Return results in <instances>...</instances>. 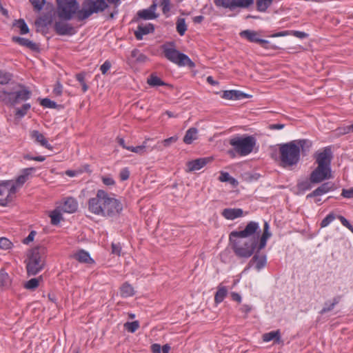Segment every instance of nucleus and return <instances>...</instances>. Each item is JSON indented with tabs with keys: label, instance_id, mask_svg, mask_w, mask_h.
<instances>
[{
	"label": "nucleus",
	"instance_id": "obj_1",
	"mask_svg": "<svg viewBox=\"0 0 353 353\" xmlns=\"http://www.w3.org/2000/svg\"><path fill=\"white\" fill-rule=\"evenodd\" d=\"M279 165L283 168L292 170L300 161V150L294 142L279 145Z\"/></svg>",
	"mask_w": 353,
	"mask_h": 353
},
{
	"label": "nucleus",
	"instance_id": "obj_2",
	"mask_svg": "<svg viewBox=\"0 0 353 353\" xmlns=\"http://www.w3.org/2000/svg\"><path fill=\"white\" fill-rule=\"evenodd\" d=\"M46 248L43 245H38L31 249L28 254L26 261L27 273L29 276L36 275L46 264Z\"/></svg>",
	"mask_w": 353,
	"mask_h": 353
},
{
	"label": "nucleus",
	"instance_id": "obj_3",
	"mask_svg": "<svg viewBox=\"0 0 353 353\" xmlns=\"http://www.w3.org/2000/svg\"><path fill=\"white\" fill-rule=\"evenodd\" d=\"M31 92L24 85H17L12 90H3L0 91V101L6 105L14 106L21 101L29 99Z\"/></svg>",
	"mask_w": 353,
	"mask_h": 353
},
{
	"label": "nucleus",
	"instance_id": "obj_4",
	"mask_svg": "<svg viewBox=\"0 0 353 353\" xmlns=\"http://www.w3.org/2000/svg\"><path fill=\"white\" fill-rule=\"evenodd\" d=\"M238 239L239 238H234L233 240H230L234 252L239 257H250L256 248L259 241V235H257L256 237L254 236L253 238L244 241Z\"/></svg>",
	"mask_w": 353,
	"mask_h": 353
},
{
	"label": "nucleus",
	"instance_id": "obj_5",
	"mask_svg": "<svg viewBox=\"0 0 353 353\" xmlns=\"http://www.w3.org/2000/svg\"><path fill=\"white\" fill-rule=\"evenodd\" d=\"M229 143L236 153L240 156H246L253 151L256 140L253 136H238L231 139Z\"/></svg>",
	"mask_w": 353,
	"mask_h": 353
},
{
	"label": "nucleus",
	"instance_id": "obj_6",
	"mask_svg": "<svg viewBox=\"0 0 353 353\" xmlns=\"http://www.w3.org/2000/svg\"><path fill=\"white\" fill-rule=\"evenodd\" d=\"M107 7L105 0H84L82 8L77 12V18L79 21H83L94 13L103 11Z\"/></svg>",
	"mask_w": 353,
	"mask_h": 353
},
{
	"label": "nucleus",
	"instance_id": "obj_7",
	"mask_svg": "<svg viewBox=\"0 0 353 353\" xmlns=\"http://www.w3.org/2000/svg\"><path fill=\"white\" fill-rule=\"evenodd\" d=\"M162 48L165 57L170 61L179 66L194 68V63L186 54L180 52L173 47H169L168 45L163 46Z\"/></svg>",
	"mask_w": 353,
	"mask_h": 353
},
{
	"label": "nucleus",
	"instance_id": "obj_8",
	"mask_svg": "<svg viewBox=\"0 0 353 353\" xmlns=\"http://www.w3.org/2000/svg\"><path fill=\"white\" fill-rule=\"evenodd\" d=\"M103 201V208H99L97 210L101 213L100 216L113 219L118 217L121 214L123 210V205L120 201L110 196L108 194L106 201Z\"/></svg>",
	"mask_w": 353,
	"mask_h": 353
},
{
	"label": "nucleus",
	"instance_id": "obj_9",
	"mask_svg": "<svg viewBox=\"0 0 353 353\" xmlns=\"http://www.w3.org/2000/svg\"><path fill=\"white\" fill-rule=\"evenodd\" d=\"M57 14L60 19L69 21L79 10V3L77 0H57Z\"/></svg>",
	"mask_w": 353,
	"mask_h": 353
},
{
	"label": "nucleus",
	"instance_id": "obj_10",
	"mask_svg": "<svg viewBox=\"0 0 353 353\" xmlns=\"http://www.w3.org/2000/svg\"><path fill=\"white\" fill-rule=\"evenodd\" d=\"M260 230L258 223L254 221L249 222L245 229L241 231H233L230 234V240L234 238H253L259 236Z\"/></svg>",
	"mask_w": 353,
	"mask_h": 353
},
{
	"label": "nucleus",
	"instance_id": "obj_11",
	"mask_svg": "<svg viewBox=\"0 0 353 353\" xmlns=\"http://www.w3.org/2000/svg\"><path fill=\"white\" fill-rule=\"evenodd\" d=\"M108 194L103 190H99L97 192L96 196L91 198L88 201V210L90 212L96 214L101 215L100 212H97L99 208H103V201H106Z\"/></svg>",
	"mask_w": 353,
	"mask_h": 353
},
{
	"label": "nucleus",
	"instance_id": "obj_12",
	"mask_svg": "<svg viewBox=\"0 0 353 353\" xmlns=\"http://www.w3.org/2000/svg\"><path fill=\"white\" fill-rule=\"evenodd\" d=\"M253 3V0H214L216 7L229 8L230 10L236 8H248Z\"/></svg>",
	"mask_w": 353,
	"mask_h": 353
},
{
	"label": "nucleus",
	"instance_id": "obj_13",
	"mask_svg": "<svg viewBox=\"0 0 353 353\" xmlns=\"http://www.w3.org/2000/svg\"><path fill=\"white\" fill-rule=\"evenodd\" d=\"M331 168H325L317 165V167L311 172L310 180L311 183H319L325 179L332 178Z\"/></svg>",
	"mask_w": 353,
	"mask_h": 353
},
{
	"label": "nucleus",
	"instance_id": "obj_14",
	"mask_svg": "<svg viewBox=\"0 0 353 353\" xmlns=\"http://www.w3.org/2000/svg\"><path fill=\"white\" fill-rule=\"evenodd\" d=\"M316 162L318 165L325 168H331L332 152L330 147H326L322 152L315 154Z\"/></svg>",
	"mask_w": 353,
	"mask_h": 353
},
{
	"label": "nucleus",
	"instance_id": "obj_15",
	"mask_svg": "<svg viewBox=\"0 0 353 353\" xmlns=\"http://www.w3.org/2000/svg\"><path fill=\"white\" fill-rule=\"evenodd\" d=\"M34 170V168L24 169L22 174L17 178L16 181L14 182L15 184H12L10 189H9V194H14L17 188L22 186L26 183Z\"/></svg>",
	"mask_w": 353,
	"mask_h": 353
},
{
	"label": "nucleus",
	"instance_id": "obj_16",
	"mask_svg": "<svg viewBox=\"0 0 353 353\" xmlns=\"http://www.w3.org/2000/svg\"><path fill=\"white\" fill-rule=\"evenodd\" d=\"M54 29L59 35H72L75 33L74 27L65 22L59 21L54 24Z\"/></svg>",
	"mask_w": 353,
	"mask_h": 353
},
{
	"label": "nucleus",
	"instance_id": "obj_17",
	"mask_svg": "<svg viewBox=\"0 0 353 353\" xmlns=\"http://www.w3.org/2000/svg\"><path fill=\"white\" fill-rule=\"evenodd\" d=\"M211 161L210 158H200L187 163V172L199 170Z\"/></svg>",
	"mask_w": 353,
	"mask_h": 353
},
{
	"label": "nucleus",
	"instance_id": "obj_18",
	"mask_svg": "<svg viewBox=\"0 0 353 353\" xmlns=\"http://www.w3.org/2000/svg\"><path fill=\"white\" fill-rule=\"evenodd\" d=\"M154 30V25L148 23L145 25L140 24L137 27V30L134 32L135 37L137 40H141L143 35L153 32Z\"/></svg>",
	"mask_w": 353,
	"mask_h": 353
},
{
	"label": "nucleus",
	"instance_id": "obj_19",
	"mask_svg": "<svg viewBox=\"0 0 353 353\" xmlns=\"http://www.w3.org/2000/svg\"><path fill=\"white\" fill-rule=\"evenodd\" d=\"M30 137L41 146L50 150H52V146L48 143V141L45 138L44 135L39 132L38 130L31 131Z\"/></svg>",
	"mask_w": 353,
	"mask_h": 353
},
{
	"label": "nucleus",
	"instance_id": "obj_20",
	"mask_svg": "<svg viewBox=\"0 0 353 353\" xmlns=\"http://www.w3.org/2000/svg\"><path fill=\"white\" fill-rule=\"evenodd\" d=\"M221 214L226 219L234 220L241 217L243 215V211L240 208H225L222 211Z\"/></svg>",
	"mask_w": 353,
	"mask_h": 353
},
{
	"label": "nucleus",
	"instance_id": "obj_21",
	"mask_svg": "<svg viewBox=\"0 0 353 353\" xmlns=\"http://www.w3.org/2000/svg\"><path fill=\"white\" fill-rule=\"evenodd\" d=\"M12 41L19 43V45H21L22 46H26L28 48H29L32 50H34V51H36L39 49V46L37 43L32 42V41H30L28 39H25V38L19 37H13Z\"/></svg>",
	"mask_w": 353,
	"mask_h": 353
},
{
	"label": "nucleus",
	"instance_id": "obj_22",
	"mask_svg": "<svg viewBox=\"0 0 353 353\" xmlns=\"http://www.w3.org/2000/svg\"><path fill=\"white\" fill-rule=\"evenodd\" d=\"M288 35H293L299 39H304L308 37V34L304 32L298 30H286L279 32L271 35L272 37H284Z\"/></svg>",
	"mask_w": 353,
	"mask_h": 353
},
{
	"label": "nucleus",
	"instance_id": "obj_23",
	"mask_svg": "<svg viewBox=\"0 0 353 353\" xmlns=\"http://www.w3.org/2000/svg\"><path fill=\"white\" fill-rule=\"evenodd\" d=\"M78 204L76 200L73 198H68L62 206V210L68 213H73L77 211Z\"/></svg>",
	"mask_w": 353,
	"mask_h": 353
},
{
	"label": "nucleus",
	"instance_id": "obj_24",
	"mask_svg": "<svg viewBox=\"0 0 353 353\" xmlns=\"http://www.w3.org/2000/svg\"><path fill=\"white\" fill-rule=\"evenodd\" d=\"M241 37L245 38L250 42L257 43L260 39V33L259 32L250 30H243L240 32Z\"/></svg>",
	"mask_w": 353,
	"mask_h": 353
},
{
	"label": "nucleus",
	"instance_id": "obj_25",
	"mask_svg": "<svg viewBox=\"0 0 353 353\" xmlns=\"http://www.w3.org/2000/svg\"><path fill=\"white\" fill-rule=\"evenodd\" d=\"M271 233L269 231V224L265 222L263 227V232L260 238L258 250H260L265 248L267 243V240L271 236Z\"/></svg>",
	"mask_w": 353,
	"mask_h": 353
},
{
	"label": "nucleus",
	"instance_id": "obj_26",
	"mask_svg": "<svg viewBox=\"0 0 353 353\" xmlns=\"http://www.w3.org/2000/svg\"><path fill=\"white\" fill-rule=\"evenodd\" d=\"M198 138V130L196 128H190L186 131L183 137V142L185 144H191L194 140Z\"/></svg>",
	"mask_w": 353,
	"mask_h": 353
},
{
	"label": "nucleus",
	"instance_id": "obj_27",
	"mask_svg": "<svg viewBox=\"0 0 353 353\" xmlns=\"http://www.w3.org/2000/svg\"><path fill=\"white\" fill-rule=\"evenodd\" d=\"M74 256L80 263H94V260L90 257L89 253L83 250L77 252Z\"/></svg>",
	"mask_w": 353,
	"mask_h": 353
},
{
	"label": "nucleus",
	"instance_id": "obj_28",
	"mask_svg": "<svg viewBox=\"0 0 353 353\" xmlns=\"http://www.w3.org/2000/svg\"><path fill=\"white\" fill-rule=\"evenodd\" d=\"M292 142L295 143V145L298 146L299 149L300 150V153L302 152L303 154H305V153L309 151L312 146L311 141L307 139L294 140L292 141Z\"/></svg>",
	"mask_w": 353,
	"mask_h": 353
},
{
	"label": "nucleus",
	"instance_id": "obj_29",
	"mask_svg": "<svg viewBox=\"0 0 353 353\" xmlns=\"http://www.w3.org/2000/svg\"><path fill=\"white\" fill-rule=\"evenodd\" d=\"M254 263L255 268L257 270H260L264 268L266 265V256L265 255L259 256L255 254L250 261V264Z\"/></svg>",
	"mask_w": 353,
	"mask_h": 353
},
{
	"label": "nucleus",
	"instance_id": "obj_30",
	"mask_svg": "<svg viewBox=\"0 0 353 353\" xmlns=\"http://www.w3.org/2000/svg\"><path fill=\"white\" fill-rule=\"evenodd\" d=\"M263 340L265 342H269L271 341H274L276 343H279L281 341V333L280 331H272L268 333H265L263 335Z\"/></svg>",
	"mask_w": 353,
	"mask_h": 353
},
{
	"label": "nucleus",
	"instance_id": "obj_31",
	"mask_svg": "<svg viewBox=\"0 0 353 353\" xmlns=\"http://www.w3.org/2000/svg\"><path fill=\"white\" fill-rule=\"evenodd\" d=\"M120 293L123 297H129L134 294L135 290L128 282H125L120 288Z\"/></svg>",
	"mask_w": 353,
	"mask_h": 353
},
{
	"label": "nucleus",
	"instance_id": "obj_32",
	"mask_svg": "<svg viewBox=\"0 0 353 353\" xmlns=\"http://www.w3.org/2000/svg\"><path fill=\"white\" fill-rule=\"evenodd\" d=\"M227 294L228 290L226 287L223 286L222 285H219L217 288V291L214 296L215 302L217 303L222 302L224 298L226 296Z\"/></svg>",
	"mask_w": 353,
	"mask_h": 353
},
{
	"label": "nucleus",
	"instance_id": "obj_33",
	"mask_svg": "<svg viewBox=\"0 0 353 353\" xmlns=\"http://www.w3.org/2000/svg\"><path fill=\"white\" fill-rule=\"evenodd\" d=\"M148 140H150V139H146L143 142V144L141 145H139V146H136V147L130 146V148H127V150H130L131 152L137 153L140 155H143L146 152L145 148L147 147V141Z\"/></svg>",
	"mask_w": 353,
	"mask_h": 353
},
{
	"label": "nucleus",
	"instance_id": "obj_34",
	"mask_svg": "<svg viewBox=\"0 0 353 353\" xmlns=\"http://www.w3.org/2000/svg\"><path fill=\"white\" fill-rule=\"evenodd\" d=\"M274 1V0H257L256 2L257 10L260 12H265L272 4Z\"/></svg>",
	"mask_w": 353,
	"mask_h": 353
},
{
	"label": "nucleus",
	"instance_id": "obj_35",
	"mask_svg": "<svg viewBox=\"0 0 353 353\" xmlns=\"http://www.w3.org/2000/svg\"><path fill=\"white\" fill-rule=\"evenodd\" d=\"M334 189V184L332 182H326L323 183L321 185L318 187L316 188L317 192H319V195H323V194H325L328 192L330 190Z\"/></svg>",
	"mask_w": 353,
	"mask_h": 353
},
{
	"label": "nucleus",
	"instance_id": "obj_36",
	"mask_svg": "<svg viewBox=\"0 0 353 353\" xmlns=\"http://www.w3.org/2000/svg\"><path fill=\"white\" fill-rule=\"evenodd\" d=\"M176 31L181 35L183 36L187 30V25L185 20L183 18H178L176 21Z\"/></svg>",
	"mask_w": 353,
	"mask_h": 353
},
{
	"label": "nucleus",
	"instance_id": "obj_37",
	"mask_svg": "<svg viewBox=\"0 0 353 353\" xmlns=\"http://www.w3.org/2000/svg\"><path fill=\"white\" fill-rule=\"evenodd\" d=\"M147 83L152 87L165 85V83L157 76L152 74L147 80Z\"/></svg>",
	"mask_w": 353,
	"mask_h": 353
},
{
	"label": "nucleus",
	"instance_id": "obj_38",
	"mask_svg": "<svg viewBox=\"0 0 353 353\" xmlns=\"http://www.w3.org/2000/svg\"><path fill=\"white\" fill-rule=\"evenodd\" d=\"M11 283V279L8 274L7 272H6L3 270H0V285L8 287Z\"/></svg>",
	"mask_w": 353,
	"mask_h": 353
},
{
	"label": "nucleus",
	"instance_id": "obj_39",
	"mask_svg": "<svg viewBox=\"0 0 353 353\" xmlns=\"http://www.w3.org/2000/svg\"><path fill=\"white\" fill-rule=\"evenodd\" d=\"M41 280L42 276L31 279L25 283L24 287L28 290H33L39 286V281Z\"/></svg>",
	"mask_w": 353,
	"mask_h": 353
},
{
	"label": "nucleus",
	"instance_id": "obj_40",
	"mask_svg": "<svg viewBox=\"0 0 353 353\" xmlns=\"http://www.w3.org/2000/svg\"><path fill=\"white\" fill-rule=\"evenodd\" d=\"M50 217L51 219V223L54 225H57L62 219V214L59 211L54 210L50 213Z\"/></svg>",
	"mask_w": 353,
	"mask_h": 353
},
{
	"label": "nucleus",
	"instance_id": "obj_41",
	"mask_svg": "<svg viewBox=\"0 0 353 353\" xmlns=\"http://www.w3.org/2000/svg\"><path fill=\"white\" fill-rule=\"evenodd\" d=\"M139 16L144 19H152L157 17L152 10H143L138 13Z\"/></svg>",
	"mask_w": 353,
	"mask_h": 353
},
{
	"label": "nucleus",
	"instance_id": "obj_42",
	"mask_svg": "<svg viewBox=\"0 0 353 353\" xmlns=\"http://www.w3.org/2000/svg\"><path fill=\"white\" fill-rule=\"evenodd\" d=\"M31 105L30 103H24L21 108H17L15 112V116L18 118L24 117L30 110Z\"/></svg>",
	"mask_w": 353,
	"mask_h": 353
},
{
	"label": "nucleus",
	"instance_id": "obj_43",
	"mask_svg": "<svg viewBox=\"0 0 353 353\" xmlns=\"http://www.w3.org/2000/svg\"><path fill=\"white\" fill-rule=\"evenodd\" d=\"M123 327L129 332L133 333L139 327V322L138 321L126 322L124 323Z\"/></svg>",
	"mask_w": 353,
	"mask_h": 353
},
{
	"label": "nucleus",
	"instance_id": "obj_44",
	"mask_svg": "<svg viewBox=\"0 0 353 353\" xmlns=\"http://www.w3.org/2000/svg\"><path fill=\"white\" fill-rule=\"evenodd\" d=\"M14 26L20 29V33L25 34L29 32V28L23 19H19L16 21Z\"/></svg>",
	"mask_w": 353,
	"mask_h": 353
},
{
	"label": "nucleus",
	"instance_id": "obj_45",
	"mask_svg": "<svg viewBox=\"0 0 353 353\" xmlns=\"http://www.w3.org/2000/svg\"><path fill=\"white\" fill-rule=\"evenodd\" d=\"M12 79V74L8 72L0 70V84H7Z\"/></svg>",
	"mask_w": 353,
	"mask_h": 353
},
{
	"label": "nucleus",
	"instance_id": "obj_46",
	"mask_svg": "<svg viewBox=\"0 0 353 353\" xmlns=\"http://www.w3.org/2000/svg\"><path fill=\"white\" fill-rule=\"evenodd\" d=\"M12 243L7 238H0V248L3 250H9L12 248Z\"/></svg>",
	"mask_w": 353,
	"mask_h": 353
},
{
	"label": "nucleus",
	"instance_id": "obj_47",
	"mask_svg": "<svg viewBox=\"0 0 353 353\" xmlns=\"http://www.w3.org/2000/svg\"><path fill=\"white\" fill-rule=\"evenodd\" d=\"M335 218L336 216L334 214L330 213L322 220L321 223V228H325L331 222H332L335 219Z\"/></svg>",
	"mask_w": 353,
	"mask_h": 353
},
{
	"label": "nucleus",
	"instance_id": "obj_48",
	"mask_svg": "<svg viewBox=\"0 0 353 353\" xmlns=\"http://www.w3.org/2000/svg\"><path fill=\"white\" fill-rule=\"evenodd\" d=\"M40 104L42 106L48 108H55L57 107V103L48 98L41 99Z\"/></svg>",
	"mask_w": 353,
	"mask_h": 353
},
{
	"label": "nucleus",
	"instance_id": "obj_49",
	"mask_svg": "<svg viewBox=\"0 0 353 353\" xmlns=\"http://www.w3.org/2000/svg\"><path fill=\"white\" fill-rule=\"evenodd\" d=\"M30 1L37 11H40L45 3V0H30Z\"/></svg>",
	"mask_w": 353,
	"mask_h": 353
},
{
	"label": "nucleus",
	"instance_id": "obj_50",
	"mask_svg": "<svg viewBox=\"0 0 353 353\" xmlns=\"http://www.w3.org/2000/svg\"><path fill=\"white\" fill-rule=\"evenodd\" d=\"M336 132L339 134L343 135L353 132V128H352V125H350L345 127L338 128Z\"/></svg>",
	"mask_w": 353,
	"mask_h": 353
},
{
	"label": "nucleus",
	"instance_id": "obj_51",
	"mask_svg": "<svg viewBox=\"0 0 353 353\" xmlns=\"http://www.w3.org/2000/svg\"><path fill=\"white\" fill-rule=\"evenodd\" d=\"M178 140V137L176 136H173V137H171L170 138H168V139H164L163 141H161V144L164 146V147H168L170 146L172 143H175L176 141Z\"/></svg>",
	"mask_w": 353,
	"mask_h": 353
},
{
	"label": "nucleus",
	"instance_id": "obj_52",
	"mask_svg": "<svg viewBox=\"0 0 353 353\" xmlns=\"http://www.w3.org/2000/svg\"><path fill=\"white\" fill-rule=\"evenodd\" d=\"M163 13L166 14L170 10V0H160Z\"/></svg>",
	"mask_w": 353,
	"mask_h": 353
},
{
	"label": "nucleus",
	"instance_id": "obj_53",
	"mask_svg": "<svg viewBox=\"0 0 353 353\" xmlns=\"http://www.w3.org/2000/svg\"><path fill=\"white\" fill-rule=\"evenodd\" d=\"M338 219L341 222L342 225L349 229L353 233V227L350 222L343 216H338Z\"/></svg>",
	"mask_w": 353,
	"mask_h": 353
},
{
	"label": "nucleus",
	"instance_id": "obj_54",
	"mask_svg": "<svg viewBox=\"0 0 353 353\" xmlns=\"http://www.w3.org/2000/svg\"><path fill=\"white\" fill-rule=\"evenodd\" d=\"M298 188L301 191H305L311 188V185L307 181H302L298 183Z\"/></svg>",
	"mask_w": 353,
	"mask_h": 353
},
{
	"label": "nucleus",
	"instance_id": "obj_55",
	"mask_svg": "<svg viewBox=\"0 0 353 353\" xmlns=\"http://www.w3.org/2000/svg\"><path fill=\"white\" fill-rule=\"evenodd\" d=\"M234 100H238L243 98H249L250 95L244 93L239 90H234Z\"/></svg>",
	"mask_w": 353,
	"mask_h": 353
},
{
	"label": "nucleus",
	"instance_id": "obj_56",
	"mask_svg": "<svg viewBox=\"0 0 353 353\" xmlns=\"http://www.w3.org/2000/svg\"><path fill=\"white\" fill-rule=\"evenodd\" d=\"M63 91V86L61 83L58 81L54 88L53 93L56 96H61Z\"/></svg>",
	"mask_w": 353,
	"mask_h": 353
},
{
	"label": "nucleus",
	"instance_id": "obj_57",
	"mask_svg": "<svg viewBox=\"0 0 353 353\" xmlns=\"http://www.w3.org/2000/svg\"><path fill=\"white\" fill-rule=\"evenodd\" d=\"M234 90H225L223 92L222 98L228 100H234Z\"/></svg>",
	"mask_w": 353,
	"mask_h": 353
},
{
	"label": "nucleus",
	"instance_id": "obj_58",
	"mask_svg": "<svg viewBox=\"0 0 353 353\" xmlns=\"http://www.w3.org/2000/svg\"><path fill=\"white\" fill-rule=\"evenodd\" d=\"M111 68V63L109 61H105L100 68V70L103 74H105L107 73V72L110 70Z\"/></svg>",
	"mask_w": 353,
	"mask_h": 353
},
{
	"label": "nucleus",
	"instance_id": "obj_59",
	"mask_svg": "<svg viewBox=\"0 0 353 353\" xmlns=\"http://www.w3.org/2000/svg\"><path fill=\"white\" fill-rule=\"evenodd\" d=\"M119 176L121 181L127 180L130 176V172L128 168H123L121 170Z\"/></svg>",
	"mask_w": 353,
	"mask_h": 353
},
{
	"label": "nucleus",
	"instance_id": "obj_60",
	"mask_svg": "<svg viewBox=\"0 0 353 353\" xmlns=\"http://www.w3.org/2000/svg\"><path fill=\"white\" fill-rule=\"evenodd\" d=\"M341 195L345 198H353V188L348 190L343 189Z\"/></svg>",
	"mask_w": 353,
	"mask_h": 353
},
{
	"label": "nucleus",
	"instance_id": "obj_61",
	"mask_svg": "<svg viewBox=\"0 0 353 353\" xmlns=\"http://www.w3.org/2000/svg\"><path fill=\"white\" fill-rule=\"evenodd\" d=\"M35 235H36V232L35 231H31L30 232L29 235L23 240V243L24 244L30 243V242H32L34 240V238Z\"/></svg>",
	"mask_w": 353,
	"mask_h": 353
},
{
	"label": "nucleus",
	"instance_id": "obj_62",
	"mask_svg": "<svg viewBox=\"0 0 353 353\" xmlns=\"http://www.w3.org/2000/svg\"><path fill=\"white\" fill-rule=\"evenodd\" d=\"M121 251V247L119 243H112V252L118 256L120 255Z\"/></svg>",
	"mask_w": 353,
	"mask_h": 353
},
{
	"label": "nucleus",
	"instance_id": "obj_63",
	"mask_svg": "<svg viewBox=\"0 0 353 353\" xmlns=\"http://www.w3.org/2000/svg\"><path fill=\"white\" fill-rule=\"evenodd\" d=\"M231 176L228 172H221V174L219 177V179L221 182H228Z\"/></svg>",
	"mask_w": 353,
	"mask_h": 353
},
{
	"label": "nucleus",
	"instance_id": "obj_64",
	"mask_svg": "<svg viewBox=\"0 0 353 353\" xmlns=\"http://www.w3.org/2000/svg\"><path fill=\"white\" fill-rule=\"evenodd\" d=\"M151 350L153 353H161V346L159 344L154 343L152 345Z\"/></svg>",
	"mask_w": 353,
	"mask_h": 353
}]
</instances>
